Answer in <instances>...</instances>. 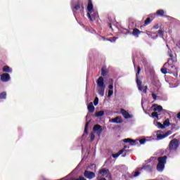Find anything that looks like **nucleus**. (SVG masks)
Returning a JSON list of instances; mask_svg holds the SVG:
<instances>
[{
	"instance_id": "f257e3e1",
	"label": "nucleus",
	"mask_w": 180,
	"mask_h": 180,
	"mask_svg": "<svg viewBox=\"0 0 180 180\" xmlns=\"http://www.w3.org/2000/svg\"><path fill=\"white\" fill-rule=\"evenodd\" d=\"M97 86L98 87V94L101 96H105V89H106V85L105 84V81L103 77H98L97 79Z\"/></svg>"
},
{
	"instance_id": "f03ea898",
	"label": "nucleus",
	"mask_w": 180,
	"mask_h": 180,
	"mask_svg": "<svg viewBox=\"0 0 180 180\" xmlns=\"http://www.w3.org/2000/svg\"><path fill=\"white\" fill-rule=\"evenodd\" d=\"M167 158H168L165 155L158 158V163L156 166L157 171L159 172H162L164 171V169L165 168V164H167Z\"/></svg>"
},
{
	"instance_id": "7ed1b4c3",
	"label": "nucleus",
	"mask_w": 180,
	"mask_h": 180,
	"mask_svg": "<svg viewBox=\"0 0 180 180\" xmlns=\"http://www.w3.org/2000/svg\"><path fill=\"white\" fill-rule=\"evenodd\" d=\"M179 147V141L176 139H174L170 141L169 143V151H176Z\"/></svg>"
},
{
	"instance_id": "20e7f679",
	"label": "nucleus",
	"mask_w": 180,
	"mask_h": 180,
	"mask_svg": "<svg viewBox=\"0 0 180 180\" xmlns=\"http://www.w3.org/2000/svg\"><path fill=\"white\" fill-rule=\"evenodd\" d=\"M141 72V68L140 66L137 67V72L136 74V85L138 86L139 91H143V82L141 80H140V72Z\"/></svg>"
},
{
	"instance_id": "39448f33",
	"label": "nucleus",
	"mask_w": 180,
	"mask_h": 180,
	"mask_svg": "<svg viewBox=\"0 0 180 180\" xmlns=\"http://www.w3.org/2000/svg\"><path fill=\"white\" fill-rule=\"evenodd\" d=\"M87 17L91 22H94L95 19L92 18L91 16V14L92 12H94V4H92V0H89L88 1V4H87Z\"/></svg>"
},
{
	"instance_id": "423d86ee",
	"label": "nucleus",
	"mask_w": 180,
	"mask_h": 180,
	"mask_svg": "<svg viewBox=\"0 0 180 180\" xmlns=\"http://www.w3.org/2000/svg\"><path fill=\"white\" fill-rule=\"evenodd\" d=\"M80 11V12H84V4L80 2H77L74 6H73V12L76 13L77 11Z\"/></svg>"
},
{
	"instance_id": "0eeeda50",
	"label": "nucleus",
	"mask_w": 180,
	"mask_h": 180,
	"mask_svg": "<svg viewBox=\"0 0 180 180\" xmlns=\"http://www.w3.org/2000/svg\"><path fill=\"white\" fill-rule=\"evenodd\" d=\"M168 56H170V58H169L167 62L165 63L164 67L167 66V64H170L171 61H173V63H176V59L174 58V55L172 54V51H171V49H169L168 51Z\"/></svg>"
},
{
	"instance_id": "6e6552de",
	"label": "nucleus",
	"mask_w": 180,
	"mask_h": 180,
	"mask_svg": "<svg viewBox=\"0 0 180 180\" xmlns=\"http://www.w3.org/2000/svg\"><path fill=\"white\" fill-rule=\"evenodd\" d=\"M84 176L85 178H87V179H94L96 175L95 174V172H89L88 170H85L84 172Z\"/></svg>"
},
{
	"instance_id": "1a4fd4ad",
	"label": "nucleus",
	"mask_w": 180,
	"mask_h": 180,
	"mask_svg": "<svg viewBox=\"0 0 180 180\" xmlns=\"http://www.w3.org/2000/svg\"><path fill=\"white\" fill-rule=\"evenodd\" d=\"M1 82H8L11 81V75L9 73H3L1 75Z\"/></svg>"
},
{
	"instance_id": "9d476101",
	"label": "nucleus",
	"mask_w": 180,
	"mask_h": 180,
	"mask_svg": "<svg viewBox=\"0 0 180 180\" xmlns=\"http://www.w3.org/2000/svg\"><path fill=\"white\" fill-rule=\"evenodd\" d=\"M176 62L174 61H170V63H167L166 67L167 66L168 68V71H170V72H175V71L176 70V68L175 67V65H174V63H175Z\"/></svg>"
},
{
	"instance_id": "9b49d317",
	"label": "nucleus",
	"mask_w": 180,
	"mask_h": 180,
	"mask_svg": "<svg viewBox=\"0 0 180 180\" xmlns=\"http://www.w3.org/2000/svg\"><path fill=\"white\" fill-rule=\"evenodd\" d=\"M93 131H96L98 136H101V134L102 131H103V129H102V126L99 124H96L93 127Z\"/></svg>"
},
{
	"instance_id": "f8f14e48",
	"label": "nucleus",
	"mask_w": 180,
	"mask_h": 180,
	"mask_svg": "<svg viewBox=\"0 0 180 180\" xmlns=\"http://www.w3.org/2000/svg\"><path fill=\"white\" fill-rule=\"evenodd\" d=\"M121 113L122 116L124 117V119H131V115L129 114L126 110L122 108L121 109Z\"/></svg>"
},
{
	"instance_id": "ddd939ff",
	"label": "nucleus",
	"mask_w": 180,
	"mask_h": 180,
	"mask_svg": "<svg viewBox=\"0 0 180 180\" xmlns=\"http://www.w3.org/2000/svg\"><path fill=\"white\" fill-rule=\"evenodd\" d=\"M141 33H143V31H140V30L137 28H134L131 34L135 37H139V35L141 34Z\"/></svg>"
},
{
	"instance_id": "4468645a",
	"label": "nucleus",
	"mask_w": 180,
	"mask_h": 180,
	"mask_svg": "<svg viewBox=\"0 0 180 180\" xmlns=\"http://www.w3.org/2000/svg\"><path fill=\"white\" fill-rule=\"evenodd\" d=\"M141 169H144V171H147L148 172H153V166L150 165H143L141 168Z\"/></svg>"
},
{
	"instance_id": "2eb2a0df",
	"label": "nucleus",
	"mask_w": 180,
	"mask_h": 180,
	"mask_svg": "<svg viewBox=\"0 0 180 180\" xmlns=\"http://www.w3.org/2000/svg\"><path fill=\"white\" fill-rule=\"evenodd\" d=\"M98 173L100 175H102V176H105V175H108V174H109V169L103 168L98 171Z\"/></svg>"
},
{
	"instance_id": "dca6fc26",
	"label": "nucleus",
	"mask_w": 180,
	"mask_h": 180,
	"mask_svg": "<svg viewBox=\"0 0 180 180\" xmlns=\"http://www.w3.org/2000/svg\"><path fill=\"white\" fill-rule=\"evenodd\" d=\"M88 110L89 113H94L95 112V107L94 106V103L91 102L89 103Z\"/></svg>"
},
{
	"instance_id": "f3484780",
	"label": "nucleus",
	"mask_w": 180,
	"mask_h": 180,
	"mask_svg": "<svg viewBox=\"0 0 180 180\" xmlns=\"http://www.w3.org/2000/svg\"><path fill=\"white\" fill-rule=\"evenodd\" d=\"M3 72H12V69L8 65H5L2 68Z\"/></svg>"
},
{
	"instance_id": "a211bd4d",
	"label": "nucleus",
	"mask_w": 180,
	"mask_h": 180,
	"mask_svg": "<svg viewBox=\"0 0 180 180\" xmlns=\"http://www.w3.org/2000/svg\"><path fill=\"white\" fill-rule=\"evenodd\" d=\"M112 123H122L123 121L120 120V117H116L112 120Z\"/></svg>"
},
{
	"instance_id": "6ab92c4d",
	"label": "nucleus",
	"mask_w": 180,
	"mask_h": 180,
	"mask_svg": "<svg viewBox=\"0 0 180 180\" xmlns=\"http://www.w3.org/2000/svg\"><path fill=\"white\" fill-rule=\"evenodd\" d=\"M105 115V111L101 110L96 112V117H102Z\"/></svg>"
},
{
	"instance_id": "aec40b11",
	"label": "nucleus",
	"mask_w": 180,
	"mask_h": 180,
	"mask_svg": "<svg viewBox=\"0 0 180 180\" xmlns=\"http://www.w3.org/2000/svg\"><path fill=\"white\" fill-rule=\"evenodd\" d=\"M164 13H165V12L164 11V10L162 9H160L156 12V15L157 16H160L162 17L164 16Z\"/></svg>"
},
{
	"instance_id": "412c9836",
	"label": "nucleus",
	"mask_w": 180,
	"mask_h": 180,
	"mask_svg": "<svg viewBox=\"0 0 180 180\" xmlns=\"http://www.w3.org/2000/svg\"><path fill=\"white\" fill-rule=\"evenodd\" d=\"M89 123H91V120L88 121L85 124L84 131V134H88V127L89 126Z\"/></svg>"
},
{
	"instance_id": "4be33fe9",
	"label": "nucleus",
	"mask_w": 180,
	"mask_h": 180,
	"mask_svg": "<svg viewBox=\"0 0 180 180\" xmlns=\"http://www.w3.org/2000/svg\"><path fill=\"white\" fill-rule=\"evenodd\" d=\"M123 151L124 150H120L118 153L112 154V158H117L119 155H122V154H123Z\"/></svg>"
},
{
	"instance_id": "5701e85b",
	"label": "nucleus",
	"mask_w": 180,
	"mask_h": 180,
	"mask_svg": "<svg viewBox=\"0 0 180 180\" xmlns=\"http://www.w3.org/2000/svg\"><path fill=\"white\" fill-rule=\"evenodd\" d=\"M124 143H129V144H131V143H136V140H133L131 139H124Z\"/></svg>"
},
{
	"instance_id": "b1692460",
	"label": "nucleus",
	"mask_w": 180,
	"mask_h": 180,
	"mask_svg": "<svg viewBox=\"0 0 180 180\" xmlns=\"http://www.w3.org/2000/svg\"><path fill=\"white\" fill-rule=\"evenodd\" d=\"M154 112H162V106L157 105L155 108H153Z\"/></svg>"
},
{
	"instance_id": "393cba45",
	"label": "nucleus",
	"mask_w": 180,
	"mask_h": 180,
	"mask_svg": "<svg viewBox=\"0 0 180 180\" xmlns=\"http://www.w3.org/2000/svg\"><path fill=\"white\" fill-rule=\"evenodd\" d=\"M158 116H160V114H158V112L155 111L152 112V117H155L158 120H160V117Z\"/></svg>"
},
{
	"instance_id": "a878e982",
	"label": "nucleus",
	"mask_w": 180,
	"mask_h": 180,
	"mask_svg": "<svg viewBox=\"0 0 180 180\" xmlns=\"http://www.w3.org/2000/svg\"><path fill=\"white\" fill-rule=\"evenodd\" d=\"M165 134H157V139L158 140H162L164 139H165Z\"/></svg>"
},
{
	"instance_id": "bb28decb",
	"label": "nucleus",
	"mask_w": 180,
	"mask_h": 180,
	"mask_svg": "<svg viewBox=\"0 0 180 180\" xmlns=\"http://www.w3.org/2000/svg\"><path fill=\"white\" fill-rule=\"evenodd\" d=\"M106 74H108V70H106V69H105V68H102L101 69V75L103 76V77H105V75H106Z\"/></svg>"
},
{
	"instance_id": "cd10ccee",
	"label": "nucleus",
	"mask_w": 180,
	"mask_h": 180,
	"mask_svg": "<svg viewBox=\"0 0 180 180\" xmlns=\"http://www.w3.org/2000/svg\"><path fill=\"white\" fill-rule=\"evenodd\" d=\"M0 99H6V92H2L0 94Z\"/></svg>"
},
{
	"instance_id": "c85d7f7f",
	"label": "nucleus",
	"mask_w": 180,
	"mask_h": 180,
	"mask_svg": "<svg viewBox=\"0 0 180 180\" xmlns=\"http://www.w3.org/2000/svg\"><path fill=\"white\" fill-rule=\"evenodd\" d=\"M164 126H169L171 123L169 122V119H166L163 122Z\"/></svg>"
},
{
	"instance_id": "c756f323",
	"label": "nucleus",
	"mask_w": 180,
	"mask_h": 180,
	"mask_svg": "<svg viewBox=\"0 0 180 180\" xmlns=\"http://www.w3.org/2000/svg\"><path fill=\"white\" fill-rule=\"evenodd\" d=\"M157 126L159 129H165V126L162 124L161 122H157Z\"/></svg>"
},
{
	"instance_id": "7c9ffc66",
	"label": "nucleus",
	"mask_w": 180,
	"mask_h": 180,
	"mask_svg": "<svg viewBox=\"0 0 180 180\" xmlns=\"http://www.w3.org/2000/svg\"><path fill=\"white\" fill-rule=\"evenodd\" d=\"M150 23H151V18H148L145 21V26H148V25H150Z\"/></svg>"
},
{
	"instance_id": "2f4dec72",
	"label": "nucleus",
	"mask_w": 180,
	"mask_h": 180,
	"mask_svg": "<svg viewBox=\"0 0 180 180\" xmlns=\"http://www.w3.org/2000/svg\"><path fill=\"white\" fill-rule=\"evenodd\" d=\"M98 103H99V98L98 97H96L94 101V106H97Z\"/></svg>"
},
{
	"instance_id": "473e14b6",
	"label": "nucleus",
	"mask_w": 180,
	"mask_h": 180,
	"mask_svg": "<svg viewBox=\"0 0 180 180\" xmlns=\"http://www.w3.org/2000/svg\"><path fill=\"white\" fill-rule=\"evenodd\" d=\"M90 140H91V141H94L95 140V134L94 132L91 133Z\"/></svg>"
},
{
	"instance_id": "72a5a7b5",
	"label": "nucleus",
	"mask_w": 180,
	"mask_h": 180,
	"mask_svg": "<svg viewBox=\"0 0 180 180\" xmlns=\"http://www.w3.org/2000/svg\"><path fill=\"white\" fill-rule=\"evenodd\" d=\"M158 34H160V36H162V37H164V33H165V31L162 30H159L158 31Z\"/></svg>"
},
{
	"instance_id": "f704fd0d",
	"label": "nucleus",
	"mask_w": 180,
	"mask_h": 180,
	"mask_svg": "<svg viewBox=\"0 0 180 180\" xmlns=\"http://www.w3.org/2000/svg\"><path fill=\"white\" fill-rule=\"evenodd\" d=\"M98 16V13H94L91 15V17L92 19H94V20H96V17Z\"/></svg>"
},
{
	"instance_id": "c9c22d12",
	"label": "nucleus",
	"mask_w": 180,
	"mask_h": 180,
	"mask_svg": "<svg viewBox=\"0 0 180 180\" xmlns=\"http://www.w3.org/2000/svg\"><path fill=\"white\" fill-rule=\"evenodd\" d=\"M162 74H168V71L167 70V68H162L161 70H160Z\"/></svg>"
},
{
	"instance_id": "e433bc0d",
	"label": "nucleus",
	"mask_w": 180,
	"mask_h": 180,
	"mask_svg": "<svg viewBox=\"0 0 180 180\" xmlns=\"http://www.w3.org/2000/svg\"><path fill=\"white\" fill-rule=\"evenodd\" d=\"M71 180H86V179H85L84 176H81L78 177L77 179L72 178V179H71Z\"/></svg>"
},
{
	"instance_id": "4c0bfd02",
	"label": "nucleus",
	"mask_w": 180,
	"mask_h": 180,
	"mask_svg": "<svg viewBox=\"0 0 180 180\" xmlns=\"http://www.w3.org/2000/svg\"><path fill=\"white\" fill-rule=\"evenodd\" d=\"M113 95V90H108V98H110Z\"/></svg>"
},
{
	"instance_id": "58836bf2",
	"label": "nucleus",
	"mask_w": 180,
	"mask_h": 180,
	"mask_svg": "<svg viewBox=\"0 0 180 180\" xmlns=\"http://www.w3.org/2000/svg\"><path fill=\"white\" fill-rule=\"evenodd\" d=\"M172 134V131H167L165 134V137H168V136H171Z\"/></svg>"
},
{
	"instance_id": "ea45409f",
	"label": "nucleus",
	"mask_w": 180,
	"mask_h": 180,
	"mask_svg": "<svg viewBox=\"0 0 180 180\" xmlns=\"http://www.w3.org/2000/svg\"><path fill=\"white\" fill-rule=\"evenodd\" d=\"M152 98L154 99V101H157V94L153 93Z\"/></svg>"
},
{
	"instance_id": "a19ab883",
	"label": "nucleus",
	"mask_w": 180,
	"mask_h": 180,
	"mask_svg": "<svg viewBox=\"0 0 180 180\" xmlns=\"http://www.w3.org/2000/svg\"><path fill=\"white\" fill-rule=\"evenodd\" d=\"M148 89V86H145L143 89V94H147V90Z\"/></svg>"
},
{
	"instance_id": "79ce46f5",
	"label": "nucleus",
	"mask_w": 180,
	"mask_h": 180,
	"mask_svg": "<svg viewBox=\"0 0 180 180\" xmlns=\"http://www.w3.org/2000/svg\"><path fill=\"white\" fill-rule=\"evenodd\" d=\"M140 174V172H136L134 174V177L136 178V176H139Z\"/></svg>"
},
{
	"instance_id": "37998d69",
	"label": "nucleus",
	"mask_w": 180,
	"mask_h": 180,
	"mask_svg": "<svg viewBox=\"0 0 180 180\" xmlns=\"http://www.w3.org/2000/svg\"><path fill=\"white\" fill-rule=\"evenodd\" d=\"M146 139H141V140H139L140 144H144V143H146Z\"/></svg>"
},
{
	"instance_id": "c03bdc74",
	"label": "nucleus",
	"mask_w": 180,
	"mask_h": 180,
	"mask_svg": "<svg viewBox=\"0 0 180 180\" xmlns=\"http://www.w3.org/2000/svg\"><path fill=\"white\" fill-rule=\"evenodd\" d=\"M126 148H130V147H129V146H124V148H123V149H121V150H123V153H124V151H127V150H126Z\"/></svg>"
},
{
	"instance_id": "a18cd8bd",
	"label": "nucleus",
	"mask_w": 180,
	"mask_h": 180,
	"mask_svg": "<svg viewBox=\"0 0 180 180\" xmlns=\"http://www.w3.org/2000/svg\"><path fill=\"white\" fill-rule=\"evenodd\" d=\"M108 88H109V90H111L113 89V84H110L109 86H108Z\"/></svg>"
},
{
	"instance_id": "49530a36",
	"label": "nucleus",
	"mask_w": 180,
	"mask_h": 180,
	"mask_svg": "<svg viewBox=\"0 0 180 180\" xmlns=\"http://www.w3.org/2000/svg\"><path fill=\"white\" fill-rule=\"evenodd\" d=\"M160 27V25L158 24H156L155 25L153 26V29L157 30Z\"/></svg>"
},
{
	"instance_id": "de8ad7c7",
	"label": "nucleus",
	"mask_w": 180,
	"mask_h": 180,
	"mask_svg": "<svg viewBox=\"0 0 180 180\" xmlns=\"http://www.w3.org/2000/svg\"><path fill=\"white\" fill-rule=\"evenodd\" d=\"M108 27H110L111 30H113V28L112 27V23L108 24Z\"/></svg>"
},
{
	"instance_id": "09e8293b",
	"label": "nucleus",
	"mask_w": 180,
	"mask_h": 180,
	"mask_svg": "<svg viewBox=\"0 0 180 180\" xmlns=\"http://www.w3.org/2000/svg\"><path fill=\"white\" fill-rule=\"evenodd\" d=\"M175 136H176V134H174L173 136H172L170 137V139H174V137H175Z\"/></svg>"
},
{
	"instance_id": "8fccbe9b",
	"label": "nucleus",
	"mask_w": 180,
	"mask_h": 180,
	"mask_svg": "<svg viewBox=\"0 0 180 180\" xmlns=\"http://www.w3.org/2000/svg\"><path fill=\"white\" fill-rule=\"evenodd\" d=\"M127 34H131V33L130 32V31L127 30Z\"/></svg>"
}]
</instances>
